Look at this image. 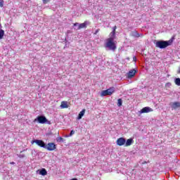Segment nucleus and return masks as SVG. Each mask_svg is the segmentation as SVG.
<instances>
[{"label":"nucleus","mask_w":180,"mask_h":180,"mask_svg":"<svg viewBox=\"0 0 180 180\" xmlns=\"http://www.w3.org/2000/svg\"><path fill=\"white\" fill-rule=\"evenodd\" d=\"M85 112H86V110L83 109L78 115L77 116V120H81V119H82V117L84 116V115H85Z\"/></svg>","instance_id":"f8f14e48"},{"label":"nucleus","mask_w":180,"mask_h":180,"mask_svg":"<svg viewBox=\"0 0 180 180\" xmlns=\"http://www.w3.org/2000/svg\"><path fill=\"white\" fill-rule=\"evenodd\" d=\"M45 148L48 150V151H54V150L57 148V146L56 145V143L51 142L48 143L47 146L46 145Z\"/></svg>","instance_id":"39448f33"},{"label":"nucleus","mask_w":180,"mask_h":180,"mask_svg":"<svg viewBox=\"0 0 180 180\" xmlns=\"http://www.w3.org/2000/svg\"><path fill=\"white\" fill-rule=\"evenodd\" d=\"M37 120L38 123H40L41 124H44V123H47L48 124H50V121L46 118V117L41 115L38 116L37 118Z\"/></svg>","instance_id":"20e7f679"},{"label":"nucleus","mask_w":180,"mask_h":180,"mask_svg":"<svg viewBox=\"0 0 180 180\" xmlns=\"http://www.w3.org/2000/svg\"><path fill=\"white\" fill-rule=\"evenodd\" d=\"M133 60L134 61H137V58H136V56H134Z\"/></svg>","instance_id":"c85d7f7f"},{"label":"nucleus","mask_w":180,"mask_h":180,"mask_svg":"<svg viewBox=\"0 0 180 180\" xmlns=\"http://www.w3.org/2000/svg\"><path fill=\"white\" fill-rule=\"evenodd\" d=\"M101 30L100 29H97L96 30V32L94 33V34H98V33H99V31H100Z\"/></svg>","instance_id":"bb28decb"},{"label":"nucleus","mask_w":180,"mask_h":180,"mask_svg":"<svg viewBox=\"0 0 180 180\" xmlns=\"http://www.w3.org/2000/svg\"><path fill=\"white\" fill-rule=\"evenodd\" d=\"M150 112H153V108L150 107H144L139 111V113H150Z\"/></svg>","instance_id":"6e6552de"},{"label":"nucleus","mask_w":180,"mask_h":180,"mask_svg":"<svg viewBox=\"0 0 180 180\" xmlns=\"http://www.w3.org/2000/svg\"><path fill=\"white\" fill-rule=\"evenodd\" d=\"M42 2L44 5H46V4H49V2H50V0H42Z\"/></svg>","instance_id":"b1692460"},{"label":"nucleus","mask_w":180,"mask_h":180,"mask_svg":"<svg viewBox=\"0 0 180 180\" xmlns=\"http://www.w3.org/2000/svg\"><path fill=\"white\" fill-rule=\"evenodd\" d=\"M143 164H147V162H146V161H144V162H143Z\"/></svg>","instance_id":"c756f323"},{"label":"nucleus","mask_w":180,"mask_h":180,"mask_svg":"<svg viewBox=\"0 0 180 180\" xmlns=\"http://www.w3.org/2000/svg\"><path fill=\"white\" fill-rule=\"evenodd\" d=\"M4 0H0V8H4Z\"/></svg>","instance_id":"5701e85b"},{"label":"nucleus","mask_w":180,"mask_h":180,"mask_svg":"<svg viewBox=\"0 0 180 180\" xmlns=\"http://www.w3.org/2000/svg\"><path fill=\"white\" fill-rule=\"evenodd\" d=\"M33 143H35L39 147H42V148H46V143L42 140L35 139L32 141Z\"/></svg>","instance_id":"0eeeda50"},{"label":"nucleus","mask_w":180,"mask_h":180,"mask_svg":"<svg viewBox=\"0 0 180 180\" xmlns=\"http://www.w3.org/2000/svg\"><path fill=\"white\" fill-rule=\"evenodd\" d=\"M39 174L43 175L44 176L45 175H47V170L46 169H42L39 171Z\"/></svg>","instance_id":"dca6fc26"},{"label":"nucleus","mask_w":180,"mask_h":180,"mask_svg":"<svg viewBox=\"0 0 180 180\" xmlns=\"http://www.w3.org/2000/svg\"><path fill=\"white\" fill-rule=\"evenodd\" d=\"M116 29H117V26L115 25L112 27V31L110 32V36H111V37H110V39H116Z\"/></svg>","instance_id":"1a4fd4ad"},{"label":"nucleus","mask_w":180,"mask_h":180,"mask_svg":"<svg viewBox=\"0 0 180 180\" xmlns=\"http://www.w3.org/2000/svg\"><path fill=\"white\" fill-rule=\"evenodd\" d=\"M86 22L79 24L77 30H81V29H86Z\"/></svg>","instance_id":"ddd939ff"},{"label":"nucleus","mask_w":180,"mask_h":180,"mask_svg":"<svg viewBox=\"0 0 180 180\" xmlns=\"http://www.w3.org/2000/svg\"><path fill=\"white\" fill-rule=\"evenodd\" d=\"M122 103H123V101L122 100V98H119L117 100V106L119 107L122 106Z\"/></svg>","instance_id":"aec40b11"},{"label":"nucleus","mask_w":180,"mask_h":180,"mask_svg":"<svg viewBox=\"0 0 180 180\" xmlns=\"http://www.w3.org/2000/svg\"><path fill=\"white\" fill-rule=\"evenodd\" d=\"M78 25H79L78 22H75L73 24V26H78Z\"/></svg>","instance_id":"cd10ccee"},{"label":"nucleus","mask_w":180,"mask_h":180,"mask_svg":"<svg viewBox=\"0 0 180 180\" xmlns=\"http://www.w3.org/2000/svg\"><path fill=\"white\" fill-rule=\"evenodd\" d=\"M173 109H178V108H180V103L179 102H174L172 104Z\"/></svg>","instance_id":"2eb2a0df"},{"label":"nucleus","mask_w":180,"mask_h":180,"mask_svg":"<svg viewBox=\"0 0 180 180\" xmlns=\"http://www.w3.org/2000/svg\"><path fill=\"white\" fill-rule=\"evenodd\" d=\"M131 36H133V37H140V34H139L137 31H134L131 33Z\"/></svg>","instance_id":"f3484780"},{"label":"nucleus","mask_w":180,"mask_h":180,"mask_svg":"<svg viewBox=\"0 0 180 180\" xmlns=\"http://www.w3.org/2000/svg\"><path fill=\"white\" fill-rule=\"evenodd\" d=\"M173 41V39H170L169 41H158L156 42V47H158V49H167L168 46H171L172 44Z\"/></svg>","instance_id":"f257e3e1"},{"label":"nucleus","mask_w":180,"mask_h":180,"mask_svg":"<svg viewBox=\"0 0 180 180\" xmlns=\"http://www.w3.org/2000/svg\"><path fill=\"white\" fill-rule=\"evenodd\" d=\"M117 146L122 147V146H124L126 144V139L121 137L117 139L116 141Z\"/></svg>","instance_id":"423d86ee"},{"label":"nucleus","mask_w":180,"mask_h":180,"mask_svg":"<svg viewBox=\"0 0 180 180\" xmlns=\"http://www.w3.org/2000/svg\"><path fill=\"white\" fill-rule=\"evenodd\" d=\"M113 38H108L105 44V47H108L110 50L115 51L116 50V43L113 41Z\"/></svg>","instance_id":"f03ea898"},{"label":"nucleus","mask_w":180,"mask_h":180,"mask_svg":"<svg viewBox=\"0 0 180 180\" xmlns=\"http://www.w3.org/2000/svg\"><path fill=\"white\" fill-rule=\"evenodd\" d=\"M115 87H110L106 90H103L101 93V96H110L112 94H115Z\"/></svg>","instance_id":"7ed1b4c3"},{"label":"nucleus","mask_w":180,"mask_h":180,"mask_svg":"<svg viewBox=\"0 0 180 180\" xmlns=\"http://www.w3.org/2000/svg\"><path fill=\"white\" fill-rule=\"evenodd\" d=\"M134 143V141L133 140V139L130 138L126 141L124 146L125 147H130V146H131Z\"/></svg>","instance_id":"9b49d317"},{"label":"nucleus","mask_w":180,"mask_h":180,"mask_svg":"<svg viewBox=\"0 0 180 180\" xmlns=\"http://www.w3.org/2000/svg\"><path fill=\"white\" fill-rule=\"evenodd\" d=\"M4 36H5V31H4V30H0V40L4 39Z\"/></svg>","instance_id":"a211bd4d"},{"label":"nucleus","mask_w":180,"mask_h":180,"mask_svg":"<svg viewBox=\"0 0 180 180\" xmlns=\"http://www.w3.org/2000/svg\"><path fill=\"white\" fill-rule=\"evenodd\" d=\"M63 139L61 137H59L56 139V141H58V143H61V141H63Z\"/></svg>","instance_id":"4be33fe9"},{"label":"nucleus","mask_w":180,"mask_h":180,"mask_svg":"<svg viewBox=\"0 0 180 180\" xmlns=\"http://www.w3.org/2000/svg\"><path fill=\"white\" fill-rule=\"evenodd\" d=\"M18 157L19 158H25L26 156L25 155V154H20Z\"/></svg>","instance_id":"393cba45"},{"label":"nucleus","mask_w":180,"mask_h":180,"mask_svg":"<svg viewBox=\"0 0 180 180\" xmlns=\"http://www.w3.org/2000/svg\"><path fill=\"white\" fill-rule=\"evenodd\" d=\"M174 82L176 85H177L178 86H180V78H176L174 80Z\"/></svg>","instance_id":"6ab92c4d"},{"label":"nucleus","mask_w":180,"mask_h":180,"mask_svg":"<svg viewBox=\"0 0 180 180\" xmlns=\"http://www.w3.org/2000/svg\"><path fill=\"white\" fill-rule=\"evenodd\" d=\"M73 134H75V131L72 130V131H70V136H73Z\"/></svg>","instance_id":"a878e982"},{"label":"nucleus","mask_w":180,"mask_h":180,"mask_svg":"<svg viewBox=\"0 0 180 180\" xmlns=\"http://www.w3.org/2000/svg\"><path fill=\"white\" fill-rule=\"evenodd\" d=\"M11 164H15V162H11Z\"/></svg>","instance_id":"7c9ffc66"},{"label":"nucleus","mask_w":180,"mask_h":180,"mask_svg":"<svg viewBox=\"0 0 180 180\" xmlns=\"http://www.w3.org/2000/svg\"><path fill=\"white\" fill-rule=\"evenodd\" d=\"M36 120H37V119H35V120H34V122H36Z\"/></svg>","instance_id":"2f4dec72"},{"label":"nucleus","mask_w":180,"mask_h":180,"mask_svg":"<svg viewBox=\"0 0 180 180\" xmlns=\"http://www.w3.org/2000/svg\"><path fill=\"white\" fill-rule=\"evenodd\" d=\"M172 86V84L171 82H167L165 84V88H171Z\"/></svg>","instance_id":"412c9836"},{"label":"nucleus","mask_w":180,"mask_h":180,"mask_svg":"<svg viewBox=\"0 0 180 180\" xmlns=\"http://www.w3.org/2000/svg\"><path fill=\"white\" fill-rule=\"evenodd\" d=\"M136 72H137V70H131L128 73H127V78H133L134 75H136Z\"/></svg>","instance_id":"9d476101"},{"label":"nucleus","mask_w":180,"mask_h":180,"mask_svg":"<svg viewBox=\"0 0 180 180\" xmlns=\"http://www.w3.org/2000/svg\"><path fill=\"white\" fill-rule=\"evenodd\" d=\"M60 108L62 109H67L68 108V102H67V101H62L61 102V105H60Z\"/></svg>","instance_id":"4468645a"}]
</instances>
